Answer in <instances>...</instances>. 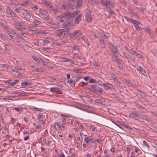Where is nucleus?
<instances>
[{"label":"nucleus","instance_id":"obj_1","mask_svg":"<svg viewBox=\"0 0 157 157\" xmlns=\"http://www.w3.org/2000/svg\"><path fill=\"white\" fill-rule=\"evenodd\" d=\"M90 87L91 91L96 94L98 93V92L103 93L104 92L102 88L95 85H91Z\"/></svg>","mask_w":157,"mask_h":157},{"label":"nucleus","instance_id":"obj_2","mask_svg":"<svg viewBox=\"0 0 157 157\" xmlns=\"http://www.w3.org/2000/svg\"><path fill=\"white\" fill-rule=\"evenodd\" d=\"M53 43V40L51 38H46L44 41L40 42V44L43 46H52V44Z\"/></svg>","mask_w":157,"mask_h":157},{"label":"nucleus","instance_id":"obj_3","mask_svg":"<svg viewBox=\"0 0 157 157\" xmlns=\"http://www.w3.org/2000/svg\"><path fill=\"white\" fill-rule=\"evenodd\" d=\"M79 11L78 10H76L75 12L72 13L67 12L66 16L67 17V19H72L77 16L79 13Z\"/></svg>","mask_w":157,"mask_h":157},{"label":"nucleus","instance_id":"obj_4","mask_svg":"<svg viewBox=\"0 0 157 157\" xmlns=\"http://www.w3.org/2000/svg\"><path fill=\"white\" fill-rule=\"evenodd\" d=\"M81 32L80 31L77 30L75 31L74 33L70 34V37L72 39L76 40L78 38L79 36L81 35Z\"/></svg>","mask_w":157,"mask_h":157},{"label":"nucleus","instance_id":"obj_5","mask_svg":"<svg viewBox=\"0 0 157 157\" xmlns=\"http://www.w3.org/2000/svg\"><path fill=\"white\" fill-rule=\"evenodd\" d=\"M86 20L88 22H91L92 20V17L91 15V12L88 10L86 11Z\"/></svg>","mask_w":157,"mask_h":157},{"label":"nucleus","instance_id":"obj_6","mask_svg":"<svg viewBox=\"0 0 157 157\" xmlns=\"http://www.w3.org/2000/svg\"><path fill=\"white\" fill-rule=\"evenodd\" d=\"M6 11L7 13L8 14H10L12 17H15V14L12 10L9 7H7L6 8Z\"/></svg>","mask_w":157,"mask_h":157},{"label":"nucleus","instance_id":"obj_7","mask_svg":"<svg viewBox=\"0 0 157 157\" xmlns=\"http://www.w3.org/2000/svg\"><path fill=\"white\" fill-rule=\"evenodd\" d=\"M6 2L12 6H16L18 4V2L16 0H6Z\"/></svg>","mask_w":157,"mask_h":157},{"label":"nucleus","instance_id":"obj_8","mask_svg":"<svg viewBox=\"0 0 157 157\" xmlns=\"http://www.w3.org/2000/svg\"><path fill=\"white\" fill-rule=\"evenodd\" d=\"M109 45L110 50L113 52L116 53L117 52V45H114L112 43H109Z\"/></svg>","mask_w":157,"mask_h":157},{"label":"nucleus","instance_id":"obj_9","mask_svg":"<svg viewBox=\"0 0 157 157\" xmlns=\"http://www.w3.org/2000/svg\"><path fill=\"white\" fill-rule=\"evenodd\" d=\"M24 17L27 20H29L31 17L30 13L27 10H25L23 13Z\"/></svg>","mask_w":157,"mask_h":157},{"label":"nucleus","instance_id":"obj_10","mask_svg":"<svg viewBox=\"0 0 157 157\" xmlns=\"http://www.w3.org/2000/svg\"><path fill=\"white\" fill-rule=\"evenodd\" d=\"M134 54L139 58H142L144 57L142 53L140 51H133Z\"/></svg>","mask_w":157,"mask_h":157},{"label":"nucleus","instance_id":"obj_11","mask_svg":"<svg viewBox=\"0 0 157 157\" xmlns=\"http://www.w3.org/2000/svg\"><path fill=\"white\" fill-rule=\"evenodd\" d=\"M138 71H140V73L144 75H146V74L147 73L146 71L142 67H139L138 69H137Z\"/></svg>","mask_w":157,"mask_h":157},{"label":"nucleus","instance_id":"obj_12","mask_svg":"<svg viewBox=\"0 0 157 157\" xmlns=\"http://www.w3.org/2000/svg\"><path fill=\"white\" fill-rule=\"evenodd\" d=\"M104 86L107 89H110L112 88L114 89L115 87L113 85L109 83L105 84Z\"/></svg>","mask_w":157,"mask_h":157},{"label":"nucleus","instance_id":"obj_13","mask_svg":"<svg viewBox=\"0 0 157 157\" xmlns=\"http://www.w3.org/2000/svg\"><path fill=\"white\" fill-rule=\"evenodd\" d=\"M82 3V0H77L76 3V8L78 9L81 7Z\"/></svg>","mask_w":157,"mask_h":157},{"label":"nucleus","instance_id":"obj_14","mask_svg":"<svg viewBox=\"0 0 157 157\" xmlns=\"http://www.w3.org/2000/svg\"><path fill=\"white\" fill-rule=\"evenodd\" d=\"M80 38L87 44L88 46H90V42L87 38L86 37L82 36Z\"/></svg>","mask_w":157,"mask_h":157},{"label":"nucleus","instance_id":"obj_15","mask_svg":"<svg viewBox=\"0 0 157 157\" xmlns=\"http://www.w3.org/2000/svg\"><path fill=\"white\" fill-rule=\"evenodd\" d=\"M123 55L125 57L129 58L132 61H134V59L133 57L131 55L128 54L127 53L125 52H124Z\"/></svg>","mask_w":157,"mask_h":157},{"label":"nucleus","instance_id":"obj_16","mask_svg":"<svg viewBox=\"0 0 157 157\" xmlns=\"http://www.w3.org/2000/svg\"><path fill=\"white\" fill-rule=\"evenodd\" d=\"M98 33L100 35L105 39H108L109 38L108 36L107 35L105 34L104 33V32L102 30H100L99 31Z\"/></svg>","mask_w":157,"mask_h":157},{"label":"nucleus","instance_id":"obj_17","mask_svg":"<svg viewBox=\"0 0 157 157\" xmlns=\"http://www.w3.org/2000/svg\"><path fill=\"white\" fill-rule=\"evenodd\" d=\"M37 119L40 122V123L41 124H44L45 122L42 120V117L40 114H38Z\"/></svg>","mask_w":157,"mask_h":157},{"label":"nucleus","instance_id":"obj_18","mask_svg":"<svg viewBox=\"0 0 157 157\" xmlns=\"http://www.w3.org/2000/svg\"><path fill=\"white\" fill-rule=\"evenodd\" d=\"M130 116L131 117L133 118H135L136 117H138V116H139V113L136 112L132 113L130 114Z\"/></svg>","mask_w":157,"mask_h":157},{"label":"nucleus","instance_id":"obj_19","mask_svg":"<svg viewBox=\"0 0 157 157\" xmlns=\"http://www.w3.org/2000/svg\"><path fill=\"white\" fill-rule=\"evenodd\" d=\"M82 15L79 14L77 17L75 19V23L76 24H78L80 21L81 20L82 18Z\"/></svg>","mask_w":157,"mask_h":157},{"label":"nucleus","instance_id":"obj_20","mask_svg":"<svg viewBox=\"0 0 157 157\" xmlns=\"http://www.w3.org/2000/svg\"><path fill=\"white\" fill-rule=\"evenodd\" d=\"M67 30L66 29H62V37H64L67 36L68 34Z\"/></svg>","mask_w":157,"mask_h":157},{"label":"nucleus","instance_id":"obj_21","mask_svg":"<svg viewBox=\"0 0 157 157\" xmlns=\"http://www.w3.org/2000/svg\"><path fill=\"white\" fill-rule=\"evenodd\" d=\"M68 82L70 84L71 86L72 87H74L75 86V81L74 80H72L71 79L68 80Z\"/></svg>","mask_w":157,"mask_h":157},{"label":"nucleus","instance_id":"obj_22","mask_svg":"<svg viewBox=\"0 0 157 157\" xmlns=\"http://www.w3.org/2000/svg\"><path fill=\"white\" fill-rule=\"evenodd\" d=\"M56 33L58 36H62V29L56 30Z\"/></svg>","mask_w":157,"mask_h":157},{"label":"nucleus","instance_id":"obj_23","mask_svg":"<svg viewBox=\"0 0 157 157\" xmlns=\"http://www.w3.org/2000/svg\"><path fill=\"white\" fill-rule=\"evenodd\" d=\"M95 102L98 103H100L104 104L105 103V101L102 99H97L95 100Z\"/></svg>","mask_w":157,"mask_h":157},{"label":"nucleus","instance_id":"obj_24","mask_svg":"<svg viewBox=\"0 0 157 157\" xmlns=\"http://www.w3.org/2000/svg\"><path fill=\"white\" fill-rule=\"evenodd\" d=\"M60 125L58 122H56L55 124V128L56 130H59L60 128Z\"/></svg>","mask_w":157,"mask_h":157},{"label":"nucleus","instance_id":"obj_25","mask_svg":"<svg viewBox=\"0 0 157 157\" xmlns=\"http://www.w3.org/2000/svg\"><path fill=\"white\" fill-rule=\"evenodd\" d=\"M17 36L18 37L23 38H27V36H25L24 34L23 33H18L17 34Z\"/></svg>","mask_w":157,"mask_h":157},{"label":"nucleus","instance_id":"obj_26","mask_svg":"<svg viewBox=\"0 0 157 157\" xmlns=\"http://www.w3.org/2000/svg\"><path fill=\"white\" fill-rule=\"evenodd\" d=\"M52 28H58L59 27V25L57 24L52 22L50 24Z\"/></svg>","mask_w":157,"mask_h":157},{"label":"nucleus","instance_id":"obj_27","mask_svg":"<svg viewBox=\"0 0 157 157\" xmlns=\"http://www.w3.org/2000/svg\"><path fill=\"white\" fill-rule=\"evenodd\" d=\"M150 37L154 41L156 40V38L154 34L151 31V33L149 34Z\"/></svg>","mask_w":157,"mask_h":157},{"label":"nucleus","instance_id":"obj_28","mask_svg":"<svg viewBox=\"0 0 157 157\" xmlns=\"http://www.w3.org/2000/svg\"><path fill=\"white\" fill-rule=\"evenodd\" d=\"M110 75L112 77V79L114 80H117V76L113 72H111L110 73Z\"/></svg>","mask_w":157,"mask_h":157},{"label":"nucleus","instance_id":"obj_29","mask_svg":"<svg viewBox=\"0 0 157 157\" xmlns=\"http://www.w3.org/2000/svg\"><path fill=\"white\" fill-rule=\"evenodd\" d=\"M70 26V23L69 21L64 22L62 25L63 27L67 28Z\"/></svg>","mask_w":157,"mask_h":157},{"label":"nucleus","instance_id":"obj_30","mask_svg":"<svg viewBox=\"0 0 157 157\" xmlns=\"http://www.w3.org/2000/svg\"><path fill=\"white\" fill-rule=\"evenodd\" d=\"M32 58L37 63H39L40 60L41 58H39L36 56H32Z\"/></svg>","mask_w":157,"mask_h":157},{"label":"nucleus","instance_id":"obj_31","mask_svg":"<svg viewBox=\"0 0 157 157\" xmlns=\"http://www.w3.org/2000/svg\"><path fill=\"white\" fill-rule=\"evenodd\" d=\"M112 95L113 97H114L116 100L118 101H120L121 98L119 97L117 95L114 93H113Z\"/></svg>","mask_w":157,"mask_h":157},{"label":"nucleus","instance_id":"obj_32","mask_svg":"<svg viewBox=\"0 0 157 157\" xmlns=\"http://www.w3.org/2000/svg\"><path fill=\"white\" fill-rule=\"evenodd\" d=\"M15 28L19 30H22L25 29V28L23 27V26H19L16 25H15Z\"/></svg>","mask_w":157,"mask_h":157},{"label":"nucleus","instance_id":"obj_33","mask_svg":"<svg viewBox=\"0 0 157 157\" xmlns=\"http://www.w3.org/2000/svg\"><path fill=\"white\" fill-rule=\"evenodd\" d=\"M134 26L137 30H138L140 32V33H141L142 32V28L139 26L136 25H134Z\"/></svg>","mask_w":157,"mask_h":157},{"label":"nucleus","instance_id":"obj_34","mask_svg":"<svg viewBox=\"0 0 157 157\" xmlns=\"http://www.w3.org/2000/svg\"><path fill=\"white\" fill-rule=\"evenodd\" d=\"M100 2L101 5H102L103 6L105 7L107 6L108 5L107 3L105 2L103 0H101Z\"/></svg>","mask_w":157,"mask_h":157},{"label":"nucleus","instance_id":"obj_35","mask_svg":"<svg viewBox=\"0 0 157 157\" xmlns=\"http://www.w3.org/2000/svg\"><path fill=\"white\" fill-rule=\"evenodd\" d=\"M0 67L2 68L5 67L6 68H8L10 67V66L7 64H0Z\"/></svg>","mask_w":157,"mask_h":157},{"label":"nucleus","instance_id":"obj_36","mask_svg":"<svg viewBox=\"0 0 157 157\" xmlns=\"http://www.w3.org/2000/svg\"><path fill=\"white\" fill-rule=\"evenodd\" d=\"M4 50L6 52V51H9L10 49V46L8 44L5 45L4 46Z\"/></svg>","mask_w":157,"mask_h":157},{"label":"nucleus","instance_id":"obj_37","mask_svg":"<svg viewBox=\"0 0 157 157\" xmlns=\"http://www.w3.org/2000/svg\"><path fill=\"white\" fill-rule=\"evenodd\" d=\"M44 4L48 6H49V7L51 5V3L46 0H44Z\"/></svg>","mask_w":157,"mask_h":157},{"label":"nucleus","instance_id":"obj_38","mask_svg":"<svg viewBox=\"0 0 157 157\" xmlns=\"http://www.w3.org/2000/svg\"><path fill=\"white\" fill-rule=\"evenodd\" d=\"M89 82L90 83H97V81L95 79H93L92 78H91L90 79Z\"/></svg>","mask_w":157,"mask_h":157},{"label":"nucleus","instance_id":"obj_39","mask_svg":"<svg viewBox=\"0 0 157 157\" xmlns=\"http://www.w3.org/2000/svg\"><path fill=\"white\" fill-rule=\"evenodd\" d=\"M107 9V11L109 13H113V11L112 10H111L110 7H109V5L105 7Z\"/></svg>","mask_w":157,"mask_h":157},{"label":"nucleus","instance_id":"obj_40","mask_svg":"<svg viewBox=\"0 0 157 157\" xmlns=\"http://www.w3.org/2000/svg\"><path fill=\"white\" fill-rule=\"evenodd\" d=\"M138 117L143 120H146L147 117L144 116V115H140L139 114V116H138Z\"/></svg>","mask_w":157,"mask_h":157},{"label":"nucleus","instance_id":"obj_41","mask_svg":"<svg viewBox=\"0 0 157 157\" xmlns=\"http://www.w3.org/2000/svg\"><path fill=\"white\" fill-rule=\"evenodd\" d=\"M39 63L40 64H41L44 65H46L47 64V62H45L44 61L42 60L41 59Z\"/></svg>","mask_w":157,"mask_h":157},{"label":"nucleus","instance_id":"obj_42","mask_svg":"<svg viewBox=\"0 0 157 157\" xmlns=\"http://www.w3.org/2000/svg\"><path fill=\"white\" fill-rule=\"evenodd\" d=\"M132 15L134 17H136L138 18H139L140 17L139 15L136 13L133 12L132 13Z\"/></svg>","mask_w":157,"mask_h":157},{"label":"nucleus","instance_id":"obj_43","mask_svg":"<svg viewBox=\"0 0 157 157\" xmlns=\"http://www.w3.org/2000/svg\"><path fill=\"white\" fill-rule=\"evenodd\" d=\"M97 83H98L100 85L104 86L105 84L103 83L102 82L101 79H98L97 81Z\"/></svg>","mask_w":157,"mask_h":157},{"label":"nucleus","instance_id":"obj_44","mask_svg":"<svg viewBox=\"0 0 157 157\" xmlns=\"http://www.w3.org/2000/svg\"><path fill=\"white\" fill-rule=\"evenodd\" d=\"M74 72L76 73H81L82 72V69H75L74 70Z\"/></svg>","mask_w":157,"mask_h":157},{"label":"nucleus","instance_id":"obj_45","mask_svg":"<svg viewBox=\"0 0 157 157\" xmlns=\"http://www.w3.org/2000/svg\"><path fill=\"white\" fill-rule=\"evenodd\" d=\"M132 23L134 24L135 25H139L140 24V23L139 21L133 20H132Z\"/></svg>","mask_w":157,"mask_h":157},{"label":"nucleus","instance_id":"obj_46","mask_svg":"<svg viewBox=\"0 0 157 157\" xmlns=\"http://www.w3.org/2000/svg\"><path fill=\"white\" fill-rule=\"evenodd\" d=\"M125 48L127 50V51L130 53H132L131 52H133V51H134V50H133L132 49H130L128 48L126 46H125Z\"/></svg>","mask_w":157,"mask_h":157},{"label":"nucleus","instance_id":"obj_47","mask_svg":"<svg viewBox=\"0 0 157 157\" xmlns=\"http://www.w3.org/2000/svg\"><path fill=\"white\" fill-rule=\"evenodd\" d=\"M124 126L126 128L128 129L130 131H131L133 130V128H132L130 127L129 126H128L126 124H124Z\"/></svg>","mask_w":157,"mask_h":157},{"label":"nucleus","instance_id":"obj_48","mask_svg":"<svg viewBox=\"0 0 157 157\" xmlns=\"http://www.w3.org/2000/svg\"><path fill=\"white\" fill-rule=\"evenodd\" d=\"M6 36L7 38L9 40H12V36L11 35L8 34H6Z\"/></svg>","mask_w":157,"mask_h":157},{"label":"nucleus","instance_id":"obj_49","mask_svg":"<svg viewBox=\"0 0 157 157\" xmlns=\"http://www.w3.org/2000/svg\"><path fill=\"white\" fill-rule=\"evenodd\" d=\"M29 28L32 31H35L36 29L35 27L34 26H30Z\"/></svg>","mask_w":157,"mask_h":157},{"label":"nucleus","instance_id":"obj_50","mask_svg":"<svg viewBox=\"0 0 157 157\" xmlns=\"http://www.w3.org/2000/svg\"><path fill=\"white\" fill-rule=\"evenodd\" d=\"M49 8L53 10H57V7H55L51 5L49 7Z\"/></svg>","mask_w":157,"mask_h":157},{"label":"nucleus","instance_id":"obj_51","mask_svg":"<svg viewBox=\"0 0 157 157\" xmlns=\"http://www.w3.org/2000/svg\"><path fill=\"white\" fill-rule=\"evenodd\" d=\"M116 62L117 63L118 65L119 66V67H123V64L121 62L119 61H117Z\"/></svg>","mask_w":157,"mask_h":157},{"label":"nucleus","instance_id":"obj_52","mask_svg":"<svg viewBox=\"0 0 157 157\" xmlns=\"http://www.w3.org/2000/svg\"><path fill=\"white\" fill-rule=\"evenodd\" d=\"M125 20L128 21L129 22L132 23V19L126 17H124Z\"/></svg>","mask_w":157,"mask_h":157},{"label":"nucleus","instance_id":"obj_53","mask_svg":"<svg viewBox=\"0 0 157 157\" xmlns=\"http://www.w3.org/2000/svg\"><path fill=\"white\" fill-rule=\"evenodd\" d=\"M144 145V146L147 147L148 148H149V145L147 143V142L145 141H144L143 142Z\"/></svg>","mask_w":157,"mask_h":157},{"label":"nucleus","instance_id":"obj_54","mask_svg":"<svg viewBox=\"0 0 157 157\" xmlns=\"http://www.w3.org/2000/svg\"><path fill=\"white\" fill-rule=\"evenodd\" d=\"M21 85L22 86H28V83L27 82H24L21 83Z\"/></svg>","mask_w":157,"mask_h":157},{"label":"nucleus","instance_id":"obj_55","mask_svg":"<svg viewBox=\"0 0 157 157\" xmlns=\"http://www.w3.org/2000/svg\"><path fill=\"white\" fill-rule=\"evenodd\" d=\"M143 29L145 31L147 32L149 34L152 31L151 29L147 28H143Z\"/></svg>","mask_w":157,"mask_h":157},{"label":"nucleus","instance_id":"obj_56","mask_svg":"<svg viewBox=\"0 0 157 157\" xmlns=\"http://www.w3.org/2000/svg\"><path fill=\"white\" fill-rule=\"evenodd\" d=\"M139 10L140 11L143 13H144L146 11L145 10L144 8H139Z\"/></svg>","mask_w":157,"mask_h":157},{"label":"nucleus","instance_id":"obj_57","mask_svg":"<svg viewBox=\"0 0 157 157\" xmlns=\"http://www.w3.org/2000/svg\"><path fill=\"white\" fill-rule=\"evenodd\" d=\"M99 41L101 43L103 44L104 46L105 45L106 42L104 40L101 39H100V40H99Z\"/></svg>","mask_w":157,"mask_h":157},{"label":"nucleus","instance_id":"obj_58","mask_svg":"<svg viewBox=\"0 0 157 157\" xmlns=\"http://www.w3.org/2000/svg\"><path fill=\"white\" fill-rule=\"evenodd\" d=\"M44 17V19L46 21H49L50 20V17L48 16H45Z\"/></svg>","mask_w":157,"mask_h":157},{"label":"nucleus","instance_id":"obj_59","mask_svg":"<svg viewBox=\"0 0 157 157\" xmlns=\"http://www.w3.org/2000/svg\"><path fill=\"white\" fill-rule=\"evenodd\" d=\"M85 139H84V141L85 142L89 143V140L90 139V138H89L88 137H87V138H86V137H85Z\"/></svg>","mask_w":157,"mask_h":157},{"label":"nucleus","instance_id":"obj_60","mask_svg":"<svg viewBox=\"0 0 157 157\" xmlns=\"http://www.w3.org/2000/svg\"><path fill=\"white\" fill-rule=\"evenodd\" d=\"M62 7L63 8L66 10H67L68 9V7L67 6L65 5H62Z\"/></svg>","mask_w":157,"mask_h":157},{"label":"nucleus","instance_id":"obj_61","mask_svg":"<svg viewBox=\"0 0 157 157\" xmlns=\"http://www.w3.org/2000/svg\"><path fill=\"white\" fill-rule=\"evenodd\" d=\"M18 82V80H16L14 81L13 82H12L11 83H10V84L12 86H14L16 83H17Z\"/></svg>","mask_w":157,"mask_h":157},{"label":"nucleus","instance_id":"obj_62","mask_svg":"<svg viewBox=\"0 0 157 157\" xmlns=\"http://www.w3.org/2000/svg\"><path fill=\"white\" fill-rule=\"evenodd\" d=\"M23 23L21 22H16V24L15 25H17L19 26H22Z\"/></svg>","mask_w":157,"mask_h":157},{"label":"nucleus","instance_id":"obj_63","mask_svg":"<svg viewBox=\"0 0 157 157\" xmlns=\"http://www.w3.org/2000/svg\"><path fill=\"white\" fill-rule=\"evenodd\" d=\"M67 12L66 13H64V14H62L61 15V16L63 17L64 18H67V17L66 16V15H67Z\"/></svg>","mask_w":157,"mask_h":157},{"label":"nucleus","instance_id":"obj_64","mask_svg":"<svg viewBox=\"0 0 157 157\" xmlns=\"http://www.w3.org/2000/svg\"><path fill=\"white\" fill-rule=\"evenodd\" d=\"M34 24L35 25H38L40 24V23L38 21L36 20L34 22Z\"/></svg>","mask_w":157,"mask_h":157}]
</instances>
